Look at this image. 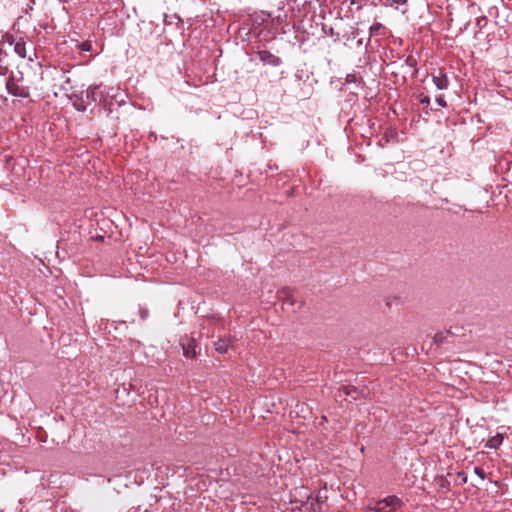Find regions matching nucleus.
I'll list each match as a JSON object with an SVG mask.
<instances>
[{"label":"nucleus","instance_id":"f257e3e1","mask_svg":"<svg viewBox=\"0 0 512 512\" xmlns=\"http://www.w3.org/2000/svg\"><path fill=\"white\" fill-rule=\"evenodd\" d=\"M8 44L13 46L14 52L21 58H28L29 61H33V56H36L35 48L32 43L27 45V42L22 38H15L11 34L3 36L1 45Z\"/></svg>","mask_w":512,"mask_h":512},{"label":"nucleus","instance_id":"f03ea898","mask_svg":"<svg viewBox=\"0 0 512 512\" xmlns=\"http://www.w3.org/2000/svg\"><path fill=\"white\" fill-rule=\"evenodd\" d=\"M6 89L9 94L15 97L27 98L30 95L28 86L23 83L22 73L11 75L6 81Z\"/></svg>","mask_w":512,"mask_h":512},{"label":"nucleus","instance_id":"7ed1b4c3","mask_svg":"<svg viewBox=\"0 0 512 512\" xmlns=\"http://www.w3.org/2000/svg\"><path fill=\"white\" fill-rule=\"evenodd\" d=\"M203 331H199L198 333L192 332V337L187 343H182L183 354L186 358H193L196 356V337H202Z\"/></svg>","mask_w":512,"mask_h":512},{"label":"nucleus","instance_id":"20e7f679","mask_svg":"<svg viewBox=\"0 0 512 512\" xmlns=\"http://www.w3.org/2000/svg\"><path fill=\"white\" fill-rule=\"evenodd\" d=\"M278 298L282 301L284 306L293 308L296 304L294 292L289 288H282L278 292Z\"/></svg>","mask_w":512,"mask_h":512},{"label":"nucleus","instance_id":"39448f33","mask_svg":"<svg viewBox=\"0 0 512 512\" xmlns=\"http://www.w3.org/2000/svg\"><path fill=\"white\" fill-rule=\"evenodd\" d=\"M258 57L260 61L263 62L264 64H268L274 67H277L282 63L279 57H277L276 55L272 54L267 50L259 51Z\"/></svg>","mask_w":512,"mask_h":512},{"label":"nucleus","instance_id":"423d86ee","mask_svg":"<svg viewBox=\"0 0 512 512\" xmlns=\"http://www.w3.org/2000/svg\"><path fill=\"white\" fill-rule=\"evenodd\" d=\"M432 81L439 90H446L449 86L448 76L442 70H439L438 74H432Z\"/></svg>","mask_w":512,"mask_h":512},{"label":"nucleus","instance_id":"0eeeda50","mask_svg":"<svg viewBox=\"0 0 512 512\" xmlns=\"http://www.w3.org/2000/svg\"><path fill=\"white\" fill-rule=\"evenodd\" d=\"M383 503H386V506H388V509L391 510V512H395L397 509L403 506V501L394 495L381 499L380 504Z\"/></svg>","mask_w":512,"mask_h":512},{"label":"nucleus","instance_id":"6e6552de","mask_svg":"<svg viewBox=\"0 0 512 512\" xmlns=\"http://www.w3.org/2000/svg\"><path fill=\"white\" fill-rule=\"evenodd\" d=\"M233 340L234 338H232L231 336L218 339L216 342H214L215 350L220 354L226 353L229 347L231 346Z\"/></svg>","mask_w":512,"mask_h":512},{"label":"nucleus","instance_id":"1a4fd4ad","mask_svg":"<svg viewBox=\"0 0 512 512\" xmlns=\"http://www.w3.org/2000/svg\"><path fill=\"white\" fill-rule=\"evenodd\" d=\"M504 440V436L501 433H497L496 435L490 437L486 443L485 446L490 449H497L499 448Z\"/></svg>","mask_w":512,"mask_h":512},{"label":"nucleus","instance_id":"9d476101","mask_svg":"<svg viewBox=\"0 0 512 512\" xmlns=\"http://www.w3.org/2000/svg\"><path fill=\"white\" fill-rule=\"evenodd\" d=\"M211 325H217V326H220L222 325V322L216 318H209V319H206L202 325V330H206L207 329V337H214V332H211L210 333V330H209V327Z\"/></svg>","mask_w":512,"mask_h":512},{"label":"nucleus","instance_id":"9b49d317","mask_svg":"<svg viewBox=\"0 0 512 512\" xmlns=\"http://www.w3.org/2000/svg\"><path fill=\"white\" fill-rule=\"evenodd\" d=\"M368 510L372 512H391L386 503L380 504V500L375 503V506L369 505Z\"/></svg>","mask_w":512,"mask_h":512},{"label":"nucleus","instance_id":"f8f14e48","mask_svg":"<svg viewBox=\"0 0 512 512\" xmlns=\"http://www.w3.org/2000/svg\"><path fill=\"white\" fill-rule=\"evenodd\" d=\"M326 499V496H321L320 494H318L316 497H311V496H307V500L308 502L311 501V507L314 509V502L317 503V504H321L324 502V500Z\"/></svg>","mask_w":512,"mask_h":512},{"label":"nucleus","instance_id":"ddd939ff","mask_svg":"<svg viewBox=\"0 0 512 512\" xmlns=\"http://www.w3.org/2000/svg\"><path fill=\"white\" fill-rule=\"evenodd\" d=\"M449 335H450V332H449V331L437 333V334H435V336H434V341H435L436 343L440 344V343H442L443 341H445Z\"/></svg>","mask_w":512,"mask_h":512},{"label":"nucleus","instance_id":"4468645a","mask_svg":"<svg viewBox=\"0 0 512 512\" xmlns=\"http://www.w3.org/2000/svg\"><path fill=\"white\" fill-rule=\"evenodd\" d=\"M78 47L83 52H89L92 50V43L90 41H84L80 43Z\"/></svg>","mask_w":512,"mask_h":512},{"label":"nucleus","instance_id":"2eb2a0df","mask_svg":"<svg viewBox=\"0 0 512 512\" xmlns=\"http://www.w3.org/2000/svg\"><path fill=\"white\" fill-rule=\"evenodd\" d=\"M419 101L425 107H428L430 104V98L427 95H420Z\"/></svg>","mask_w":512,"mask_h":512},{"label":"nucleus","instance_id":"dca6fc26","mask_svg":"<svg viewBox=\"0 0 512 512\" xmlns=\"http://www.w3.org/2000/svg\"><path fill=\"white\" fill-rule=\"evenodd\" d=\"M436 102L438 103V105H439L440 107H443V108H444V107H446V106H447V103H446L445 98H444V96H443V95H438V96L436 97Z\"/></svg>","mask_w":512,"mask_h":512},{"label":"nucleus","instance_id":"f3484780","mask_svg":"<svg viewBox=\"0 0 512 512\" xmlns=\"http://www.w3.org/2000/svg\"><path fill=\"white\" fill-rule=\"evenodd\" d=\"M407 3V0H391V5L398 8L399 6H403Z\"/></svg>","mask_w":512,"mask_h":512},{"label":"nucleus","instance_id":"a211bd4d","mask_svg":"<svg viewBox=\"0 0 512 512\" xmlns=\"http://www.w3.org/2000/svg\"><path fill=\"white\" fill-rule=\"evenodd\" d=\"M474 473L479 476L482 480L485 479V472L483 471V469L479 468V467H475L474 468Z\"/></svg>","mask_w":512,"mask_h":512},{"label":"nucleus","instance_id":"6ab92c4d","mask_svg":"<svg viewBox=\"0 0 512 512\" xmlns=\"http://www.w3.org/2000/svg\"><path fill=\"white\" fill-rule=\"evenodd\" d=\"M345 80L346 83H355L357 81V77L355 74H348Z\"/></svg>","mask_w":512,"mask_h":512},{"label":"nucleus","instance_id":"aec40b11","mask_svg":"<svg viewBox=\"0 0 512 512\" xmlns=\"http://www.w3.org/2000/svg\"><path fill=\"white\" fill-rule=\"evenodd\" d=\"M382 28V24L380 23H375L373 24L371 27H370V31L373 33V32H376L378 31L379 29Z\"/></svg>","mask_w":512,"mask_h":512},{"label":"nucleus","instance_id":"412c9836","mask_svg":"<svg viewBox=\"0 0 512 512\" xmlns=\"http://www.w3.org/2000/svg\"><path fill=\"white\" fill-rule=\"evenodd\" d=\"M406 63H407L410 67H414V66L416 65V60H415V58H413V57H411V56H410V57H408V58L406 59Z\"/></svg>","mask_w":512,"mask_h":512},{"label":"nucleus","instance_id":"4be33fe9","mask_svg":"<svg viewBox=\"0 0 512 512\" xmlns=\"http://www.w3.org/2000/svg\"><path fill=\"white\" fill-rule=\"evenodd\" d=\"M148 316V311L147 310H142L141 311V318L144 320L146 319Z\"/></svg>","mask_w":512,"mask_h":512},{"label":"nucleus","instance_id":"5701e85b","mask_svg":"<svg viewBox=\"0 0 512 512\" xmlns=\"http://www.w3.org/2000/svg\"><path fill=\"white\" fill-rule=\"evenodd\" d=\"M390 133H391V135L396 134V132L394 130H391Z\"/></svg>","mask_w":512,"mask_h":512}]
</instances>
